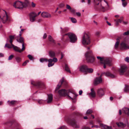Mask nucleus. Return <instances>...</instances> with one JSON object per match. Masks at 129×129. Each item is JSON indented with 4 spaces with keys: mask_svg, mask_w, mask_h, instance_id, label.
<instances>
[{
    "mask_svg": "<svg viewBox=\"0 0 129 129\" xmlns=\"http://www.w3.org/2000/svg\"><path fill=\"white\" fill-rule=\"evenodd\" d=\"M97 94L101 98L104 94V92L103 89L102 88L99 89L97 91Z\"/></svg>",
    "mask_w": 129,
    "mask_h": 129,
    "instance_id": "19",
    "label": "nucleus"
},
{
    "mask_svg": "<svg viewBox=\"0 0 129 129\" xmlns=\"http://www.w3.org/2000/svg\"><path fill=\"white\" fill-rule=\"evenodd\" d=\"M83 129H90V128L88 127H85Z\"/></svg>",
    "mask_w": 129,
    "mask_h": 129,
    "instance_id": "64",
    "label": "nucleus"
},
{
    "mask_svg": "<svg viewBox=\"0 0 129 129\" xmlns=\"http://www.w3.org/2000/svg\"><path fill=\"white\" fill-rule=\"evenodd\" d=\"M41 15L44 18H49L51 17V15L50 14L46 12H43L41 14Z\"/></svg>",
    "mask_w": 129,
    "mask_h": 129,
    "instance_id": "23",
    "label": "nucleus"
},
{
    "mask_svg": "<svg viewBox=\"0 0 129 129\" xmlns=\"http://www.w3.org/2000/svg\"><path fill=\"white\" fill-rule=\"evenodd\" d=\"M48 38L49 41L51 43L54 44V45H53L54 46V45L56 44L55 41L53 39L52 37L50 35L49 36Z\"/></svg>",
    "mask_w": 129,
    "mask_h": 129,
    "instance_id": "34",
    "label": "nucleus"
},
{
    "mask_svg": "<svg viewBox=\"0 0 129 129\" xmlns=\"http://www.w3.org/2000/svg\"><path fill=\"white\" fill-rule=\"evenodd\" d=\"M61 40L64 42H67L69 41V38L68 37V33L64 35H62Z\"/></svg>",
    "mask_w": 129,
    "mask_h": 129,
    "instance_id": "25",
    "label": "nucleus"
},
{
    "mask_svg": "<svg viewBox=\"0 0 129 129\" xmlns=\"http://www.w3.org/2000/svg\"><path fill=\"white\" fill-rule=\"evenodd\" d=\"M102 76V74L99 77L96 78L94 82V84L95 85H97L102 82V79L101 77Z\"/></svg>",
    "mask_w": 129,
    "mask_h": 129,
    "instance_id": "18",
    "label": "nucleus"
},
{
    "mask_svg": "<svg viewBox=\"0 0 129 129\" xmlns=\"http://www.w3.org/2000/svg\"><path fill=\"white\" fill-rule=\"evenodd\" d=\"M29 62V60H27L25 61L24 63H23L22 65L23 66H25L27 64V62Z\"/></svg>",
    "mask_w": 129,
    "mask_h": 129,
    "instance_id": "50",
    "label": "nucleus"
},
{
    "mask_svg": "<svg viewBox=\"0 0 129 129\" xmlns=\"http://www.w3.org/2000/svg\"><path fill=\"white\" fill-rule=\"evenodd\" d=\"M70 10L73 14L75 15V11L74 9H71Z\"/></svg>",
    "mask_w": 129,
    "mask_h": 129,
    "instance_id": "47",
    "label": "nucleus"
},
{
    "mask_svg": "<svg viewBox=\"0 0 129 129\" xmlns=\"http://www.w3.org/2000/svg\"><path fill=\"white\" fill-rule=\"evenodd\" d=\"M106 22L107 23V24L109 26H111V24L109 23V22H108V21H106Z\"/></svg>",
    "mask_w": 129,
    "mask_h": 129,
    "instance_id": "62",
    "label": "nucleus"
},
{
    "mask_svg": "<svg viewBox=\"0 0 129 129\" xmlns=\"http://www.w3.org/2000/svg\"><path fill=\"white\" fill-rule=\"evenodd\" d=\"M65 69L67 72L71 73V71L68 65L66 63L65 64Z\"/></svg>",
    "mask_w": 129,
    "mask_h": 129,
    "instance_id": "38",
    "label": "nucleus"
},
{
    "mask_svg": "<svg viewBox=\"0 0 129 129\" xmlns=\"http://www.w3.org/2000/svg\"><path fill=\"white\" fill-rule=\"evenodd\" d=\"M47 37V35L45 33L44 35L43 38L44 39H45Z\"/></svg>",
    "mask_w": 129,
    "mask_h": 129,
    "instance_id": "60",
    "label": "nucleus"
},
{
    "mask_svg": "<svg viewBox=\"0 0 129 129\" xmlns=\"http://www.w3.org/2000/svg\"><path fill=\"white\" fill-rule=\"evenodd\" d=\"M47 103H51L52 101L53 95L51 94H47Z\"/></svg>",
    "mask_w": 129,
    "mask_h": 129,
    "instance_id": "24",
    "label": "nucleus"
},
{
    "mask_svg": "<svg viewBox=\"0 0 129 129\" xmlns=\"http://www.w3.org/2000/svg\"><path fill=\"white\" fill-rule=\"evenodd\" d=\"M127 4V3L126 1L122 2V5L124 7H126Z\"/></svg>",
    "mask_w": 129,
    "mask_h": 129,
    "instance_id": "49",
    "label": "nucleus"
},
{
    "mask_svg": "<svg viewBox=\"0 0 129 129\" xmlns=\"http://www.w3.org/2000/svg\"><path fill=\"white\" fill-rule=\"evenodd\" d=\"M49 55L51 58H52L55 57V52L52 50H50L49 51Z\"/></svg>",
    "mask_w": 129,
    "mask_h": 129,
    "instance_id": "29",
    "label": "nucleus"
},
{
    "mask_svg": "<svg viewBox=\"0 0 129 129\" xmlns=\"http://www.w3.org/2000/svg\"><path fill=\"white\" fill-rule=\"evenodd\" d=\"M82 92H83V91H82V90H80L79 92V94L80 95H81V94H82Z\"/></svg>",
    "mask_w": 129,
    "mask_h": 129,
    "instance_id": "61",
    "label": "nucleus"
},
{
    "mask_svg": "<svg viewBox=\"0 0 129 129\" xmlns=\"http://www.w3.org/2000/svg\"><path fill=\"white\" fill-rule=\"evenodd\" d=\"M76 108L75 106L73 105L71 108V109L72 110H74Z\"/></svg>",
    "mask_w": 129,
    "mask_h": 129,
    "instance_id": "55",
    "label": "nucleus"
},
{
    "mask_svg": "<svg viewBox=\"0 0 129 129\" xmlns=\"http://www.w3.org/2000/svg\"><path fill=\"white\" fill-rule=\"evenodd\" d=\"M14 36H12L10 35L9 36V38L10 39L9 40V42L11 44V45L13 47V48H14V47L15 46L13 44L12 42H13V40L14 39Z\"/></svg>",
    "mask_w": 129,
    "mask_h": 129,
    "instance_id": "28",
    "label": "nucleus"
},
{
    "mask_svg": "<svg viewBox=\"0 0 129 129\" xmlns=\"http://www.w3.org/2000/svg\"><path fill=\"white\" fill-rule=\"evenodd\" d=\"M92 111L90 109H89L87 110L86 112V115L88 116L90 115V117H88L90 118H92L93 119L94 118V115L91 114L92 112Z\"/></svg>",
    "mask_w": 129,
    "mask_h": 129,
    "instance_id": "21",
    "label": "nucleus"
},
{
    "mask_svg": "<svg viewBox=\"0 0 129 129\" xmlns=\"http://www.w3.org/2000/svg\"><path fill=\"white\" fill-rule=\"evenodd\" d=\"M29 3L28 1L26 0L25 2L23 3L19 1H16L13 4L14 7L16 8L22 9L23 8L27 7Z\"/></svg>",
    "mask_w": 129,
    "mask_h": 129,
    "instance_id": "2",
    "label": "nucleus"
},
{
    "mask_svg": "<svg viewBox=\"0 0 129 129\" xmlns=\"http://www.w3.org/2000/svg\"><path fill=\"white\" fill-rule=\"evenodd\" d=\"M14 57V56L13 55H11L9 56L8 60H11Z\"/></svg>",
    "mask_w": 129,
    "mask_h": 129,
    "instance_id": "51",
    "label": "nucleus"
},
{
    "mask_svg": "<svg viewBox=\"0 0 129 129\" xmlns=\"http://www.w3.org/2000/svg\"><path fill=\"white\" fill-rule=\"evenodd\" d=\"M63 85L64 87H66L67 86V83L64 77H63L60 80L55 90V92H56L61 87V85Z\"/></svg>",
    "mask_w": 129,
    "mask_h": 129,
    "instance_id": "12",
    "label": "nucleus"
},
{
    "mask_svg": "<svg viewBox=\"0 0 129 129\" xmlns=\"http://www.w3.org/2000/svg\"><path fill=\"white\" fill-rule=\"evenodd\" d=\"M124 60L128 62H129V57H127L125 58Z\"/></svg>",
    "mask_w": 129,
    "mask_h": 129,
    "instance_id": "53",
    "label": "nucleus"
},
{
    "mask_svg": "<svg viewBox=\"0 0 129 129\" xmlns=\"http://www.w3.org/2000/svg\"><path fill=\"white\" fill-rule=\"evenodd\" d=\"M124 91L125 92H127L129 91V86L125 85L124 89Z\"/></svg>",
    "mask_w": 129,
    "mask_h": 129,
    "instance_id": "42",
    "label": "nucleus"
},
{
    "mask_svg": "<svg viewBox=\"0 0 129 129\" xmlns=\"http://www.w3.org/2000/svg\"><path fill=\"white\" fill-rule=\"evenodd\" d=\"M74 115L77 116H81L82 114L81 113L78 112H74L73 113Z\"/></svg>",
    "mask_w": 129,
    "mask_h": 129,
    "instance_id": "46",
    "label": "nucleus"
},
{
    "mask_svg": "<svg viewBox=\"0 0 129 129\" xmlns=\"http://www.w3.org/2000/svg\"><path fill=\"white\" fill-rule=\"evenodd\" d=\"M96 127V128H98L99 127V126L98 125H92L91 127Z\"/></svg>",
    "mask_w": 129,
    "mask_h": 129,
    "instance_id": "59",
    "label": "nucleus"
},
{
    "mask_svg": "<svg viewBox=\"0 0 129 129\" xmlns=\"http://www.w3.org/2000/svg\"><path fill=\"white\" fill-rule=\"evenodd\" d=\"M68 37L69 41L71 43H75L77 40V37L76 35L73 33H68Z\"/></svg>",
    "mask_w": 129,
    "mask_h": 129,
    "instance_id": "11",
    "label": "nucleus"
},
{
    "mask_svg": "<svg viewBox=\"0 0 129 129\" xmlns=\"http://www.w3.org/2000/svg\"><path fill=\"white\" fill-rule=\"evenodd\" d=\"M31 84L35 86L37 88L40 89H44L45 86L44 83L41 82H33L31 83Z\"/></svg>",
    "mask_w": 129,
    "mask_h": 129,
    "instance_id": "13",
    "label": "nucleus"
},
{
    "mask_svg": "<svg viewBox=\"0 0 129 129\" xmlns=\"http://www.w3.org/2000/svg\"><path fill=\"white\" fill-rule=\"evenodd\" d=\"M37 15L34 12H32L29 14V19L30 21L32 22H34L35 20V17Z\"/></svg>",
    "mask_w": 129,
    "mask_h": 129,
    "instance_id": "14",
    "label": "nucleus"
},
{
    "mask_svg": "<svg viewBox=\"0 0 129 129\" xmlns=\"http://www.w3.org/2000/svg\"><path fill=\"white\" fill-rule=\"evenodd\" d=\"M64 5L63 3H61L59 5V7L60 8H62L64 6Z\"/></svg>",
    "mask_w": 129,
    "mask_h": 129,
    "instance_id": "52",
    "label": "nucleus"
},
{
    "mask_svg": "<svg viewBox=\"0 0 129 129\" xmlns=\"http://www.w3.org/2000/svg\"><path fill=\"white\" fill-rule=\"evenodd\" d=\"M3 14L0 18L2 22L4 23H8L10 21V18L9 14L4 10L3 11Z\"/></svg>",
    "mask_w": 129,
    "mask_h": 129,
    "instance_id": "3",
    "label": "nucleus"
},
{
    "mask_svg": "<svg viewBox=\"0 0 129 129\" xmlns=\"http://www.w3.org/2000/svg\"><path fill=\"white\" fill-rule=\"evenodd\" d=\"M31 6L33 7H35L36 4L32 2L31 3Z\"/></svg>",
    "mask_w": 129,
    "mask_h": 129,
    "instance_id": "56",
    "label": "nucleus"
},
{
    "mask_svg": "<svg viewBox=\"0 0 129 129\" xmlns=\"http://www.w3.org/2000/svg\"><path fill=\"white\" fill-rule=\"evenodd\" d=\"M104 74L105 76L108 77L112 78L115 77V75L112 74L111 72L109 71H107L106 72L104 73Z\"/></svg>",
    "mask_w": 129,
    "mask_h": 129,
    "instance_id": "22",
    "label": "nucleus"
},
{
    "mask_svg": "<svg viewBox=\"0 0 129 129\" xmlns=\"http://www.w3.org/2000/svg\"><path fill=\"white\" fill-rule=\"evenodd\" d=\"M116 124L119 127L121 128H123L126 126L125 124H123L122 122H117L116 123Z\"/></svg>",
    "mask_w": 129,
    "mask_h": 129,
    "instance_id": "32",
    "label": "nucleus"
},
{
    "mask_svg": "<svg viewBox=\"0 0 129 129\" xmlns=\"http://www.w3.org/2000/svg\"><path fill=\"white\" fill-rule=\"evenodd\" d=\"M9 105L11 106H14L17 103V101H8Z\"/></svg>",
    "mask_w": 129,
    "mask_h": 129,
    "instance_id": "30",
    "label": "nucleus"
},
{
    "mask_svg": "<svg viewBox=\"0 0 129 129\" xmlns=\"http://www.w3.org/2000/svg\"><path fill=\"white\" fill-rule=\"evenodd\" d=\"M65 120L68 123L71 124L75 128L79 127V126L77 123V122L75 119L68 118L65 119Z\"/></svg>",
    "mask_w": 129,
    "mask_h": 129,
    "instance_id": "10",
    "label": "nucleus"
},
{
    "mask_svg": "<svg viewBox=\"0 0 129 129\" xmlns=\"http://www.w3.org/2000/svg\"><path fill=\"white\" fill-rule=\"evenodd\" d=\"M93 71V70L91 68H88V67L87 68V70H86V73L85 74H87L88 73H92Z\"/></svg>",
    "mask_w": 129,
    "mask_h": 129,
    "instance_id": "41",
    "label": "nucleus"
},
{
    "mask_svg": "<svg viewBox=\"0 0 129 129\" xmlns=\"http://www.w3.org/2000/svg\"><path fill=\"white\" fill-rule=\"evenodd\" d=\"M27 57L30 60H33L34 59L33 57L30 55H28Z\"/></svg>",
    "mask_w": 129,
    "mask_h": 129,
    "instance_id": "48",
    "label": "nucleus"
},
{
    "mask_svg": "<svg viewBox=\"0 0 129 129\" xmlns=\"http://www.w3.org/2000/svg\"><path fill=\"white\" fill-rule=\"evenodd\" d=\"M87 67V66L85 65H82L80 67L79 70L80 71L86 74V73Z\"/></svg>",
    "mask_w": 129,
    "mask_h": 129,
    "instance_id": "20",
    "label": "nucleus"
},
{
    "mask_svg": "<svg viewBox=\"0 0 129 129\" xmlns=\"http://www.w3.org/2000/svg\"><path fill=\"white\" fill-rule=\"evenodd\" d=\"M61 29V31L63 32H67L69 31V28L68 27H64L63 29H62L61 27H60Z\"/></svg>",
    "mask_w": 129,
    "mask_h": 129,
    "instance_id": "40",
    "label": "nucleus"
},
{
    "mask_svg": "<svg viewBox=\"0 0 129 129\" xmlns=\"http://www.w3.org/2000/svg\"><path fill=\"white\" fill-rule=\"evenodd\" d=\"M53 58V59L50 58L48 59L49 63L48 64V66L49 67H52L54 65V63H53V62H55L57 61V59L55 57Z\"/></svg>",
    "mask_w": 129,
    "mask_h": 129,
    "instance_id": "15",
    "label": "nucleus"
},
{
    "mask_svg": "<svg viewBox=\"0 0 129 129\" xmlns=\"http://www.w3.org/2000/svg\"><path fill=\"white\" fill-rule=\"evenodd\" d=\"M76 14L77 16H80L81 15V14L79 12H77V13H76Z\"/></svg>",
    "mask_w": 129,
    "mask_h": 129,
    "instance_id": "57",
    "label": "nucleus"
},
{
    "mask_svg": "<svg viewBox=\"0 0 129 129\" xmlns=\"http://www.w3.org/2000/svg\"><path fill=\"white\" fill-rule=\"evenodd\" d=\"M120 38H118L116 39L117 41L116 42L115 45V49H117L118 47L120 42Z\"/></svg>",
    "mask_w": 129,
    "mask_h": 129,
    "instance_id": "35",
    "label": "nucleus"
},
{
    "mask_svg": "<svg viewBox=\"0 0 129 129\" xmlns=\"http://www.w3.org/2000/svg\"><path fill=\"white\" fill-rule=\"evenodd\" d=\"M100 125L101 127H103L104 129H112L111 126H109L102 123L100 124Z\"/></svg>",
    "mask_w": 129,
    "mask_h": 129,
    "instance_id": "33",
    "label": "nucleus"
},
{
    "mask_svg": "<svg viewBox=\"0 0 129 129\" xmlns=\"http://www.w3.org/2000/svg\"><path fill=\"white\" fill-rule=\"evenodd\" d=\"M91 92L89 93V94L93 98L95 97V93L93 88L91 89Z\"/></svg>",
    "mask_w": 129,
    "mask_h": 129,
    "instance_id": "31",
    "label": "nucleus"
},
{
    "mask_svg": "<svg viewBox=\"0 0 129 129\" xmlns=\"http://www.w3.org/2000/svg\"><path fill=\"white\" fill-rule=\"evenodd\" d=\"M127 69V68L125 65H124L121 66L120 68L118 70L120 75H122L123 74Z\"/></svg>",
    "mask_w": 129,
    "mask_h": 129,
    "instance_id": "16",
    "label": "nucleus"
},
{
    "mask_svg": "<svg viewBox=\"0 0 129 129\" xmlns=\"http://www.w3.org/2000/svg\"><path fill=\"white\" fill-rule=\"evenodd\" d=\"M40 61L41 62L43 63L44 62H47L48 61V60L46 58H42L40 59Z\"/></svg>",
    "mask_w": 129,
    "mask_h": 129,
    "instance_id": "39",
    "label": "nucleus"
},
{
    "mask_svg": "<svg viewBox=\"0 0 129 129\" xmlns=\"http://www.w3.org/2000/svg\"><path fill=\"white\" fill-rule=\"evenodd\" d=\"M120 46V48L121 49H129V39H125L121 43Z\"/></svg>",
    "mask_w": 129,
    "mask_h": 129,
    "instance_id": "9",
    "label": "nucleus"
},
{
    "mask_svg": "<svg viewBox=\"0 0 129 129\" xmlns=\"http://www.w3.org/2000/svg\"><path fill=\"white\" fill-rule=\"evenodd\" d=\"M6 124L11 126L10 129H20L21 126L20 124L15 119H12L7 123Z\"/></svg>",
    "mask_w": 129,
    "mask_h": 129,
    "instance_id": "5",
    "label": "nucleus"
},
{
    "mask_svg": "<svg viewBox=\"0 0 129 129\" xmlns=\"http://www.w3.org/2000/svg\"><path fill=\"white\" fill-rule=\"evenodd\" d=\"M64 56V55L63 54L61 53V57L60 58V59H62L63 57Z\"/></svg>",
    "mask_w": 129,
    "mask_h": 129,
    "instance_id": "58",
    "label": "nucleus"
},
{
    "mask_svg": "<svg viewBox=\"0 0 129 129\" xmlns=\"http://www.w3.org/2000/svg\"><path fill=\"white\" fill-rule=\"evenodd\" d=\"M97 58L98 59L100 60L101 63L104 64L103 67L104 69L106 67V64L109 66H111L112 64V60L110 58L104 59V58H102L100 56H97Z\"/></svg>",
    "mask_w": 129,
    "mask_h": 129,
    "instance_id": "4",
    "label": "nucleus"
},
{
    "mask_svg": "<svg viewBox=\"0 0 129 129\" xmlns=\"http://www.w3.org/2000/svg\"><path fill=\"white\" fill-rule=\"evenodd\" d=\"M15 59L16 61L18 63H19L21 61L22 59L20 57L18 56H16L15 57Z\"/></svg>",
    "mask_w": 129,
    "mask_h": 129,
    "instance_id": "37",
    "label": "nucleus"
},
{
    "mask_svg": "<svg viewBox=\"0 0 129 129\" xmlns=\"http://www.w3.org/2000/svg\"><path fill=\"white\" fill-rule=\"evenodd\" d=\"M5 47H7L9 48H13V47L11 45V44L10 45L8 44H6Z\"/></svg>",
    "mask_w": 129,
    "mask_h": 129,
    "instance_id": "45",
    "label": "nucleus"
},
{
    "mask_svg": "<svg viewBox=\"0 0 129 129\" xmlns=\"http://www.w3.org/2000/svg\"><path fill=\"white\" fill-rule=\"evenodd\" d=\"M66 8L67 9H69L70 10L72 9L70 6L68 5H67Z\"/></svg>",
    "mask_w": 129,
    "mask_h": 129,
    "instance_id": "54",
    "label": "nucleus"
},
{
    "mask_svg": "<svg viewBox=\"0 0 129 129\" xmlns=\"http://www.w3.org/2000/svg\"><path fill=\"white\" fill-rule=\"evenodd\" d=\"M94 7L95 9L104 12L106 10L105 7L103 6L101 3V0H94Z\"/></svg>",
    "mask_w": 129,
    "mask_h": 129,
    "instance_id": "6",
    "label": "nucleus"
},
{
    "mask_svg": "<svg viewBox=\"0 0 129 129\" xmlns=\"http://www.w3.org/2000/svg\"><path fill=\"white\" fill-rule=\"evenodd\" d=\"M22 34L21 33H20L19 35V36H18V37L17 40V41L21 43H24V39L23 38H22V37H21V36Z\"/></svg>",
    "mask_w": 129,
    "mask_h": 129,
    "instance_id": "27",
    "label": "nucleus"
},
{
    "mask_svg": "<svg viewBox=\"0 0 129 129\" xmlns=\"http://www.w3.org/2000/svg\"><path fill=\"white\" fill-rule=\"evenodd\" d=\"M70 18L71 21L74 23H76L77 22V21L76 19L75 18L73 17Z\"/></svg>",
    "mask_w": 129,
    "mask_h": 129,
    "instance_id": "43",
    "label": "nucleus"
},
{
    "mask_svg": "<svg viewBox=\"0 0 129 129\" xmlns=\"http://www.w3.org/2000/svg\"><path fill=\"white\" fill-rule=\"evenodd\" d=\"M124 112L128 115L129 116V109L127 108H125L123 109Z\"/></svg>",
    "mask_w": 129,
    "mask_h": 129,
    "instance_id": "36",
    "label": "nucleus"
},
{
    "mask_svg": "<svg viewBox=\"0 0 129 129\" xmlns=\"http://www.w3.org/2000/svg\"><path fill=\"white\" fill-rule=\"evenodd\" d=\"M24 45L25 44L24 43H22V48L21 50H20L19 48L16 46H15L14 47L13 49L15 51L19 53H21V52L23 51L25 49V47Z\"/></svg>",
    "mask_w": 129,
    "mask_h": 129,
    "instance_id": "17",
    "label": "nucleus"
},
{
    "mask_svg": "<svg viewBox=\"0 0 129 129\" xmlns=\"http://www.w3.org/2000/svg\"><path fill=\"white\" fill-rule=\"evenodd\" d=\"M37 101L40 104H43L45 102V101L42 100H39Z\"/></svg>",
    "mask_w": 129,
    "mask_h": 129,
    "instance_id": "44",
    "label": "nucleus"
},
{
    "mask_svg": "<svg viewBox=\"0 0 129 129\" xmlns=\"http://www.w3.org/2000/svg\"><path fill=\"white\" fill-rule=\"evenodd\" d=\"M59 94L61 96L67 95L72 100L75 99L77 97L74 92H72L70 90H67L64 89H62L58 91Z\"/></svg>",
    "mask_w": 129,
    "mask_h": 129,
    "instance_id": "1",
    "label": "nucleus"
},
{
    "mask_svg": "<svg viewBox=\"0 0 129 129\" xmlns=\"http://www.w3.org/2000/svg\"><path fill=\"white\" fill-rule=\"evenodd\" d=\"M123 17H121L120 19H116L114 20V21L115 22V24L116 26H117L119 25V22L121 23L123 21Z\"/></svg>",
    "mask_w": 129,
    "mask_h": 129,
    "instance_id": "26",
    "label": "nucleus"
},
{
    "mask_svg": "<svg viewBox=\"0 0 129 129\" xmlns=\"http://www.w3.org/2000/svg\"><path fill=\"white\" fill-rule=\"evenodd\" d=\"M86 60L88 63H92L94 60V58L92 51L90 50L87 52L85 54Z\"/></svg>",
    "mask_w": 129,
    "mask_h": 129,
    "instance_id": "8",
    "label": "nucleus"
},
{
    "mask_svg": "<svg viewBox=\"0 0 129 129\" xmlns=\"http://www.w3.org/2000/svg\"><path fill=\"white\" fill-rule=\"evenodd\" d=\"M129 35V33H124V35Z\"/></svg>",
    "mask_w": 129,
    "mask_h": 129,
    "instance_id": "63",
    "label": "nucleus"
},
{
    "mask_svg": "<svg viewBox=\"0 0 129 129\" xmlns=\"http://www.w3.org/2000/svg\"><path fill=\"white\" fill-rule=\"evenodd\" d=\"M82 42L84 45H89L90 44L91 41L89 33H85L82 37Z\"/></svg>",
    "mask_w": 129,
    "mask_h": 129,
    "instance_id": "7",
    "label": "nucleus"
}]
</instances>
